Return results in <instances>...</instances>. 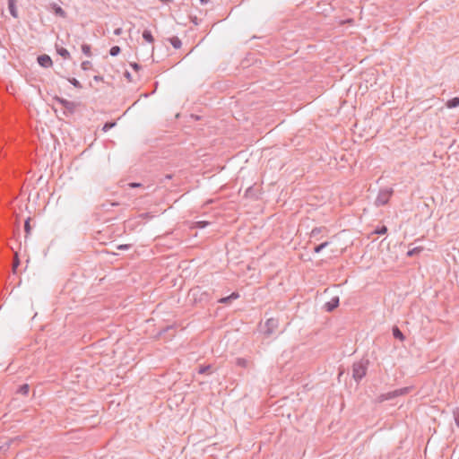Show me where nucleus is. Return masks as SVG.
I'll return each instance as SVG.
<instances>
[{
  "label": "nucleus",
  "instance_id": "nucleus-23",
  "mask_svg": "<svg viewBox=\"0 0 459 459\" xmlns=\"http://www.w3.org/2000/svg\"><path fill=\"white\" fill-rule=\"evenodd\" d=\"M68 81L75 88H77V89H82V88L81 82L77 79H75V78H69Z\"/></svg>",
  "mask_w": 459,
  "mask_h": 459
},
{
  "label": "nucleus",
  "instance_id": "nucleus-41",
  "mask_svg": "<svg viewBox=\"0 0 459 459\" xmlns=\"http://www.w3.org/2000/svg\"><path fill=\"white\" fill-rule=\"evenodd\" d=\"M8 3H16V0H8Z\"/></svg>",
  "mask_w": 459,
  "mask_h": 459
},
{
  "label": "nucleus",
  "instance_id": "nucleus-40",
  "mask_svg": "<svg viewBox=\"0 0 459 459\" xmlns=\"http://www.w3.org/2000/svg\"><path fill=\"white\" fill-rule=\"evenodd\" d=\"M126 76L127 78H130V74H129L128 72H126Z\"/></svg>",
  "mask_w": 459,
  "mask_h": 459
},
{
  "label": "nucleus",
  "instance_id": "nucleus-10",
  "mask_svg": "<svg viewBox=\"0 0 459 459\" xmlns=\"http://www.w3.org/2000/svg\"><path fill=\"white\" fill-rule=\"evenodd\" d=\"M143 38L148 43H153L154 42V38H153L152 32L150 30H143Z\"/></svg>",
  "mask_w": 459,
  "mask_h": 459
},
{
  "label": "nucleus",
  "instance_id": "nucleus-11",
  "mask_svg": "<svg viewBox=\"0 0 459 459\" xmlns=\"http://www.w3.org/2000/svg\"><path fill=\"white\" fill-rule=\"evenodd\" d=\"M446 107L448 108H456L459 106V98L458 97H455L451 100H449L447 102H446Z\"/></svg>",
  "mask_w": 459,
  "mask_h": 459
},
{
  "label": "nucleus",
  "instance_id": "nucleus-28",
  "mask_svg": "<svg viewBox=\"0 0 459 459\" xmlns=\"http://www.w3.org/2000/svg\"><path fill=\"white\" fill-rule=\"evenodd\" d=\"M454 418H455V424L456 426L459 428V407H457L454 412Z\"/></svg>",
  "mask_w": 459,
  "mask_h": 459
},
{
  "label": "nucleus",
  "instance_id": "nucleus-12",
  "mask_svg": "<svg viewBox=\"0 0 459 459\" xmlns=\"http://www.w3.org/2000/svg\"><path fill=\"white\" fill-rule=\"evenodd\" d=\"M170 44L173 46L174 48L178 49L182 46L181 40L178 37H172L169 39Z\"/></svg>",
  "mask_w": 459,
  "mask_h": 459
},
{
  "label": "nucleus",
  "instance_id": "nucleus-6",
  "mask_svg": "<svg viewBox=\"0 0 459 459\" xmlns=\"http://www.w3.org/2000/svg\"><path fill=\"white\" fill-rule=\"evenodd\" d=\"M339 306V297H333L329 301L325 302L324 308L325 312H332Z\"/></svg>",
  "mask_w": 459,
  "mask_h": 459
},
{
  "label": "nucleus",
  "instance_id": "nucleus-4",
  "mask_svg": "<svg viewBox=\"0 0 459 459\" xmlns=\"http://www.w3.org/2000/svg\"><path fill=\"white\" fill-rule=\"evenodd\" d=\"M393 195L392 188H384L378 192V195L376 198L375 204L377 206H382L388 203L390 197Z\"/></svg>",
  "mask_w": 459,
  "mask_h": 459
},
{
  "label": "nucleus",
  "instance_id": "nucleus-17",
  "mask_svg": "<svg viewBox=\"0 0 459 459\" xmlns=\"http://www.w3.org/2000/svg\"><path fill=\"white\" fill-rule=\"evenodd\" d=\"M207 225H209L208 221H198L194 222L193 228L204 229Z\"/></svg>",
  "mask_w": 459,
  "mask_h": 459
},
{
  "label": "nucleus",
  "instance_id": "nucleus-25",
  "mask_svg": "<svg viewBox=\"0 0 459 459\" xmlns=\"http://www.w3.org/2000/svg\"><path fill=\"white\" fill-rule=\"evenodd\" d=\"M116 126V123L115 122H107L103 127H102V130L104 132H108L109 129L113 128L114 126Z\"/></svg>",
  "mask_w": 459,
  "mask_h": 459
},
{
  "label": "nucleus",
  "instance_id": "nucleus-36",
  "mask_svg": "<svg viewBox=\"0 0 459 459\" xmlns=\"http://www.w3.org/2000/svg\"><path fill=\"white\" fill-rule=\"evenodd\" d=\"M95 81L99 82V81H102V77L101 76H99V75H95L94 78H93Z\"/></svg>",
  "mask_w": 459,
  "mask_h": 459
},
{
  "label": "nucleus",
  "instance_id": "nucleus-9",
  "mask_svg": "<svg viewBox=\"0 0 459 459\" xmlns=\"http://www.w3.org/2000/svg\"><path fill=\"white\" fill-rule=\"evenodd\" d=\"M76 106H77L76 103L69 100L68 103H66V105L64 107L65 108L64 115L68 116V115L73 114L76 108Z\"/></svg>",
  "mask_w": 459,
  "mask_h": 459
},
{
  "label": "nucleus",
  "instance_id": "nucleus-7",
  "mask_svg": "<svg viewBox=\"0 0 459 459\" xmlns=\"http://www.w3.org/2000/svg\"><path fill=\"white\" fill-rule=\"evenodd\" d=\"M38 63L40 66L45 68H48L53 65L51 57L46 54L38 56Z\"/></svg>",
  "mask_w": 459,
  "mask_h": 459
},
{
  "label": "nucleus",
  "instance_id": "nucleus-39",
  "mask_svg": "<svg viewBox=\"0 0 459 459\" xmlns=\"http://www.w3.org/2000/svg\"><path fill=\"white\" fill-rule=\"evenodd\" d=\"M127 247L126 246H119L118 248L119 249H124V248H126Z\"/></svg>",
  "mask_w": 459,
  "mask_h": 459
},
{
  "label": "nucleus",
  "instance_id": "nucleus-15",
  "mask_svg": "<svg viewBox=\"0 0 459 459\" xmlns=\"http://www.w3.org/2000/svg\"><path fill=\"white\" fill-rule=\"evenodd\" d=\"M56 52L65 59L70 58V53L66 48H58L56 46Z\"/></svg>",
  "mask_w": 459,
  "mask_h": 459
},
{
  "label": "nucleus",
  "instance_id": "nucleus-22",
  "mask_svg": "<svg viewBox=\"0 0 459 459\" xmlns=\"http://www.w3.org/2000/svg\"><path fill=\"white\" fill-rule=\"evenodd\" d=\"M120 52H121V48L118 46H114L109 50V54L112 56H117Z\"/></svg>",
  "mask_w": 459,
  "mask_h": 459
},
{
  "label": "nucleus",
  "instance_id": "nucleus-18",
  "mask_svg": "<svg viewBox=\"0 0 459 459\" xmlns=\"http://www.w3.org/2000/svg\"><path fill=\"white\" fill-rule=\"evenodd\" d=\"M324 230L323 228H315L312 230L311 233H310V237L312 238H315V239H318L317 238V236Z\"/></svg>",
  "mask_w": 459,
  "mask_h": 459
},
{
  "label": "nucleus",
  "instance_id": "nucleus-8",
  "mask_svg": "<svg viewBox=\"0 0 459 459\" xmlns=\"http://www.w3.org/2000/svg\"><path fill=\"white\" fill-rule=\"evenodd\" d=\"M238 298H239L238 292H232L230 296L220 299L219 302L222 303V304H230L232 300H235Z\"/></svg>",
  "mask_w": 459,
  "mask_h": 459
},
{
  "label": "nucleus",
  "instance_id": "nucleus-30",
  "mask_svg": "<svg viewBox=\"0 0 459 459\" xmlns=\"http://www.w3.org/2000/svg\"><path fill=\"white\" fill-rule=\"evenodd\" d=\"M55 100L57 101L58 103H60L63 107H65L66 105V103H68V101H69V100L60 98V97H55Z\"/></svg>",
  "mask_w": 459,
  "mask_h": 459
},
{
  "label": "nucleus",
  "instance_id": "nucleus-24",
  "mask_svg": "<svg viewBox=\"0 0 459 459\" xmlns=\"http://www.w3.org/2000/svg\"><path fill=\"white\" fill-rule=\"evenodd\" d=\"M374 232L377 235H384L387 232V228L385 226H381L377 228Z\"/></svg>",
  "mask_w": 459,
  "mask_h": 459
},
{
  "label": "nucleus",
  "instance_id": "nucleus-2",
  "mask_svg": "<svg viewBox=\"0 0 459 459\" xmlns=\"http://www.w3.org/2000/svg\"><path fill=\"white\" fill-rule=\"evenodd\" d=\"M368 363L359 361L352 366V377L356 381L361 380L367 374Z\"/></svg>",
  "mask_w": 459,
  "mask_h": 459
},
{
  "label": "nucleus",
  "instance_id": "nucleus-32",
  "mask_svg": "<svg viewBox=\"0 0 459 459\" xmlns=\"http://www.w3.org/2000/svg\"><path fill=\"white\" fill-rule=\"evenodd\" d=\"M210 366H204V367H200L199 370H198V373L199 374H204L206 373L209 369H210Z\"/></svg>",
  "mask_w": 459,
  "mask_h": 459
},
{
  "label": "nucleus",
  "instance_id": "nucleus-34",
  "mask_svg": "<svg viewBox=\"0 0 459 459\" xmlns=\"http://www.w3.org/2000/svg\"><path fill=\"white\" fill-rule=\"evenodd\" d=\"M128 186L132 188H134V187H139L141 186L142 185L140 183H129Z\"/></svg>",
  "mask_w": 459,
  "mask_h": 459
},
{
  "label": "nucleus",
  "instance_id": "nucleus-26",
  "mask_svg": "<svg viewBox=\"0 0 459 459\" xmlns=\"http://www.w3.org/2000/svg\"><path fill=\"white\" fill-rule=\"evenodd\" d=\"M423 248L422 247H414L408 251L407 255L408 256H412L416 254H419Z\"/></svg>",
  "mask_w": 459,
  "mask_h": 459
},
{
  "label": "nucleus",
  "instance_id": "nucleus-19",
  "mask_svg": "<svg viewBox=\"0 0 459 459\" xmlns=\"http://www.w3.org/2000/svg\"><path fill=\"white\" fill-rule=\"evenodd\" d=\"M82 51L87 56H91V46L88 45V44H82Z\"/></svg>",
  "mask_w": 459,
  "mask_h": 459
},
{
  "label": "nucleus",
  "instance_id": "nucleus-5",
  "mask_svg": "<svg viewBox=\"0 0 459 459\" xmlns=\"http://www.w3.org/2000/svg\"><path fill=\"white\" fill-rule=\"evenodd\" d=\"M48 10L52 11L56 16L61 18H66V12L56 3H51L48 6Z\"/></svg>",
  "mask_w": 459,
  "mask_h": 459
},
{
  "label": "nucleus",
  "instance_id": "nucleus-35",
  "mask_svg": "<svg viewBox=\"0 0 459 459\" xmlns=\"http://www.w3.org/2000/svg\"><path fill=\"white\" fill-rule=\"evenodd\" d=\"M131 66H132L135 71L139 70V69H140V67H141V66H140L138 64H136V63H133V64H131Z\"/></svg>",
  "mask_w": 459,
  "mask_h": 459
},
{
  "label": "nucleus",
  "instance_id": "nucleus-13",
  "mask_svg": "<svg viewBox=\"0 0 459 459\" xmlns=\"http://www.w3.org/2000/svg\"><path fill=\"white\" fill-rule=\"evenodd\" d=\"M16 3H8V9L11 15L14 18L18 17V11L15 5Z\"/></svg>",
  "mask_w": 459,
  "mask_h": 459
},
{
  "label": "nucleus",
  "instance_id": "nucleus-29",
  "mask_svg": "<svg viewBox=\"0 0 459 459\" xmlns=\"http://www.w3.org/2000/svg\"><path fill=\"white\" fill-rule=\"evenodd\" d=\"M82 66V69L86 71V70H89L91 66V63L90 61H83L81 65Z\"/></svg>",
  "mask_w": 459,
  "mask_h": 459
},
{
  "label": "nucleus",
  "instance_id": "nucleus-27",
  "mask_svg": "<svg viewBox=\"0 0 459 459\" xmlns=\"http://www.w3.org/2000/svg\"><path fill=\"white\" fill-rule=\"evenodd\" d=\"M29 390H30V387L27 384L22 385L20 388H19V393L22 394H28L29 393Z\"/></svg>",
  "mask_w": 459,
  "mask_h": 459
},
{
  "label": "nucleus",
  "instance_id": "nucleus-31",
  "mask_svg": "<svg viewBox=\"0 0 459 459\" xmlns=\"http://www.w3.org/2000/svg\"><path fill=\"white\" fill-rule=\"evenodd\" d=\"M24 230H25L27 235L30 234V218L25 221Z\"/></svg>",
  "mask_w": 459,
  "mask_h": 459
},
{
  "label": "nucleus",
  "instance_id": "nucleus-33",
  "mask_svg": "<svg viewBox=\"0 0 459 459\" xmlns=\"http://www.w3.org/2000/svg\"><path fill=\"white\" fill-rule=\"evenodd\" d=\"M123 30H122V28H117L115 30H114V34L116 36H120L122 34Z\"/></svg>",
  "mask_w": 459,
  "mask_h": 459
},
{
  "label": "nucleus",
  "instance_id": "nucleus-37",
  "mask_svg": "<svg viewBox=\"0 0 459 459\" xmlns=\"http://www.w3.org/2000/svg\"><path fill=\"white\" fill-rule=\"evenodd\" d=\"M19 264V261L17 260L14 264H13V270H15V268L18 266Z\"/></svg>",
  "mask_w": 459,
  "mask_h": 459
},
{
  "label": "nucleus",
  "instance_id": "nucleus-38",
  "mask_svg": "<svg viewBox=\"0 0 459 459\" xmlns=\"http://www.w3.org/2000/svg\"><path fill=\"white\" fill-rule=\"evenodd\" d=\"M210 0H200V2L203 4H205L209 2Z\"/></svg>",
  "mask_w": 459,
  "mask_h": 459
},
{
  "label": "nucleus",
  "instance_id": "nucleus-20",
  "mask_svg": "<svg viewBox=\"0 0 459 459\" xmlns=\"http://www.w3.org/2000/svg\"><path fill=\"white\" fill-rule=\"evenodd\" d=\"M329 245L328 241L323 242L320 245L315 247L314 252L320 253L324 248H325Z\"/></svg>",
  "mask_w": 459,
  "mask_h": 459
},
{
  "label": "nucleus",
  "instance_id": "nucleus-3",
  "mask_svg": "<svg viewBox=\"0 0 459 459\" xmlns=\"http://www.w3.org/2000/svg\"><path fill=\"white\" fill-rule=\"evenodd\" d=\"M411 389V387H403V388L396 389L392 392L382 394L377 397V401L379 403H382L385 401L392 400L397 396H401V395H404V394H408Z\"/></svg>",
  "mask_w": 459,
  "mask_h": 459
},
{
  "label": "nucleus",
  "instance_id": "nucleus-21",
  "mask_svg": "<svg viewBox=\"0 0 459 459\" xmlns=\"http://www.w3.org/2000/svg\"><path fill=\"white\" fill-rule=\"evenodd\" d=\"M237 365L242 368H247L248 365V361L246 359L238 358L236 361Z\"/></svg>",
  "mask_w": 459,
  "mask_h": 459
},
{
  "label": "nucleus",
  "instance_id": "nucleus-14",
  "mask_svg": "<svg viewBox=\"0 0 459 459\" xmlns=\"http://www.w3.org/2000/svg\"><path fill=\"white\" fill-rule=\"evenodd\" d=\"M16 3H8V9L11 15L14 18L18 17V11L15 5Z\"/></svg>",
  "mask_w": 459,
  "mask_h": 459
},
{
  "label": "nucleus",
  "instance_id": "nucleus-16",
  "mask_svg": "<svg viewBox=\"0 0 459 459\" xmlns=\"http://www.w3.org/2000/svg\"><path fill=\"white\" fill-rule=\"evenodd\" d=\"M393 335L394 338L399 339L400 341H403L404 339L403 333L397 326L393 327Z\"/></svg>",
  "mask_w": 459,
  "mask_h": 459
},
{
  "label": "nucleus",
  "instance_id": "nucleus-1",
  "mask_svg": "<svg viewBox=\"0 0 459 459\" xmlns=\"http://www.w3.org/2000/svg\"><path fill=\"white\" fill-rule=\"evenodd\" d=\"M278 325V317H269L264 324H259V331L265 335H270L274 333Z\"/></svg>",
  "mask_w": 459,
  "mask_h": 459
}]
</instances>
